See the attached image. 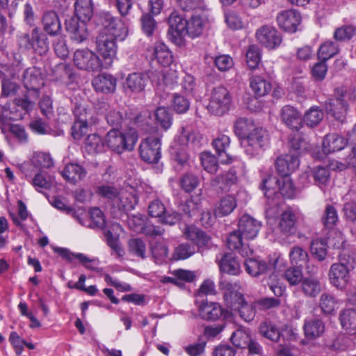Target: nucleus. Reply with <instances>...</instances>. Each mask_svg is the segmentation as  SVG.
I'll return each instance as SVG.
<instances>
[{
  "label": "nucleus",
  "instance_id": "nucleus-54",
  "mask_svg": "<svg viewBox=\"0 0 356 356\" xmlns=\"http://www.w3.org/2000/svg\"><path fill=\"white\" fill-rule=\"evenodd\" d=\"M291 150L290 152L298 155V156L308 150L309 144L306 140V138L297 132L291 138L290 140Z\"/></svg>",
  "mask_w": 356,
  "mask_h": 356
},
{
  "label": "nucleus",
  "instance_id": "nucleus-42",
  "mask_svg": "<svg viewBox=\"0 0 356 356\" xmlns=\"http://www.w3.org/2000/svg\"><path fill=\"white\" fill-rule=\"evenodd\" d=\"M55 252H58L61 257L65 259L72 261L73 259H78L84 266L88 269L95 270V268L92 266V263L95 260L90 259L83 253H74L65 248H56Z\"/></svg>",
  "mask_w": 356,
  "mask_h": 356
},
{
  "label": "nucleus",
  "instance_id": "nucleus-53",
  "mask_svg": "<svg viewBox=\"0 0 356 356\" xmlns=\"http://www.w3.org/2000/svg\"><path fill=\"white\" fill-rule=\"evenodd\" d=\"M338 301L331 294L324 293L319 299V307L321 311L326 314L334 313L337 307Z\"/></svg>",
  "mask_w": 356,
  "mask_h": 356
},
{
  "label": "nucleus",
  "instance_id": "nucleus-23",
  "mask_svg": "<svg viewBox=\"0 0 356 356\" xmlns=\"http://www.w3.org/2000/svg\"><path fill=\"white\" fill-rule=\"evenodd\" d=\"M76 120L72 127V135L79 140L86 133L88 129L87 111L81 106H76L74 111Z\"/></svg>",
  "mask_w": 356,
  "mask_h": 356
},
{
  "label": "nucleus",
  "instance_id": "nucleus-55",
  "mask_svg": "<svg viewBox=\"0 0 356 356\" xmlns=\"http://www.w3.org/2000/svg\"><path fill=\"white\" fill-rule=\"evenodd\" d=\"M283 277L291 286H296L301 283L303 273L300 267L292 266L284 271Z\"/></svg>",
  "mask_w": 356,
  "mask_h": 356
},
{
  "label": "nucleus",
  "instance_id": "nucleus-18",
  "mask_svg": "<svg viewBox=\"0 0 356 356\" xmlns=\"http://www.w3.org/2000/svg\"><path fill=\"white\" fill-rule=\"evenodd\" d=\"M261 227V222L247 214L242 216L238 221V229L248 241L257 237Z\"/></svg>",
  "mask_w": 356,
  "mask_h": 356
},
{
  "label": "nucleus",
  "instance_id": "nucleus-41",
  "mask_svg": "<svg viewBox=\"0 0 356 356\" xmlns=\"http://www.w3.org/2000/svg\"><path fill=\"white\" fill-rule=\"evenodd\" d=\"M195 134L190 127H182L180 133L176 136L171 147H177L179 149H185L189 143H195Z\"/></svg>",
  "mask_w": 356,
  "mask_h": 356
},
{
  "label": "nucleus",
  "instance_id": "nucleus-44",
  "mask_svg": "<svg viewBox=\"0 0 356 356\" xmlns=\"http://www.w3.org/2000/svg\"><path fill=\"white\" fill-rule=\"evenodd\" d=\"M257 127L252 120L241 118L235 122L234 129L241 142L242 139L247 137Z\"/></svg>",
  "mask_w": 356,
  "mask_h": 356
},
{
  "label": "nucleus",
  "instance_id": "nucleus-12",
  "mask_svg": "<svg viewBox=\"0 0 356 356\" xmlns=\"http://www.w3.org/2000/svg\"><path fill=\"white\" fill-rule=\"evenodd\" d=\"M127 225L136 233H141L150 236H160L163 234L162 229L148 223L146 217L140 214L129 217Z\"/></svg>",
  "mask_w": 356,
  "mask_h": 356
},
{
  "label": "nucleus",
  "instance_id": "nucleus-30",
  "mask_svg": "<svg viewBox=\"0 0 356 356\" xmlns=\"http://www.w3.org/2000/svg\"><path fill=\"white\" fill-rule=\"evenodd\" d=\"M61 175L66 181L74 184L86 177V171L79 164L70 163L65 165Z\"/></svg>",
  "mask_w": 356,
  "mask_h": 356
},
{
  "label": "nucleus",
  "instance_id": "nucleus-40",
  "mask_svg": "<svg viewBox=\"0 0 356 356\" xmlns=\"http://www.w3.org/2000/svg\"><path fill=\"white\" fill-rule=\"evenodd\" d=\"M138 202V197L131 191L121 190L115 204L119 209L132 210Z\"/></svg>",
  "mask_w": 356,
  "mask_h": 356
},
{
  "label": "nucleus",
  "instance_id": "nucleus-8",
  "mask_svg": "<svg viewBox=\"0 0 356 356\" xmlns=\"http://www.w3.org/2000/svg\"><path fill=\"white\" fill-rule=\"evenodd\" d=\"M96 49L102 57L104 68L108 69L113 65L116 58L118 46L115 38L105 33H100L97 38Z\"/></svg>",
  "mask_w": 356,
  "mask_h": 356
},
{
  "label": "nucleus",
  "instance_id": "nucleus-3",
  "mask_svg": "<svg viewBox=\"0 0 356 356\" xmlns=\"http://www.w3.org/2000/svg\"><path fill=\"white\" fill-rule=\"evenodd\" d=\"M219 286L223 292L224 300L227 307L232 310H237L245 321L250 322L254 319L257 306L255 305V302L250 305L245 301L238 283L222 280Z\"/></svg>",
  "mask_w": 356,
  "mask_h": 356
},
{
  "label": "nucleus",
  "instance_id": "nucleus-27",
  "mask_svg": "<svg viewBox=\"0 0 356 356\" xmlns=\"http://www.w3.org/2000/svg\"><path fill=\"white\" fill-rule=\"evenodd\" d=\"M92 84L97 92L112 93L116 90L117 80L111 74H101L93 79Z\"/></svg>",
  "mask_w": 356,
  "mask_h": 356
},
{
  "label": "nucleus",
  "instance_id": "nucleus-57",
  "mask_svg": "<svg viewBox=\"0 0 356 356\" xmlns=\"http://www.w3.org/2000/svg\"><path fill=\"white\" fill-rule=\"evenodd\" d=\"M312 254L318 261H323L327 256V243L321 239L314 240L311 243Z\"/></svg>",
  "mask_w": 356,
  "mask_h": 356
},
{
  "label": "nucleus",
  "instance_id": "nucleus-33",
  "mask_svg": "<svg viewBox=\"0 0 356 356\" xmlns=\"http://www.w3.org/2000/svg\"><path fill=\"white\" fill-rule=\"evenodd\" d=\"M347 141L336 134H327L323 142V151L328 154L336 151L341 150L345 147Z\"/></svg>",
  "mask_w": 356,
  "mask_h": 356
},
{
  "label": "nucleus",
  "instance_id": "nucleus-21",
  "mask_svg": "<svg viewBox=\"0 0 356 356\" xmlns=\"http://www.w3.org/2000/svg\"><path fill=\"white\" fill-rule=\"evenodd\" d=\"M65 26L67 31L70 34L71 39L75 42L79 44L87 39L88 33L86 22L70 18L66 19Z\"/></svg>",
  "mask_w": 356,
  "mask_h": 356
},
{
  "label": "nucleus",
  "instance_id": "nucleus-4",
  "mask_svg": "<svg viewBox=\"0 0 356 356\" xmlns=\"http://www.w3.org/2000/svg\"><path fill=\"white\" fill-rule=\"evenodd\" d=\"M353 258L343 251L339 256V262L332 264L329 270L330 284L339 290L348 288L350 282V272L354 269Z\"/></svg>",
  "mask_w": 356,
  "mask_h": 356
},
{
  "label": "nucleus",
  "instance_id": "nucleus-64",
  "mask_svg": "<svg viewBox=\"0 0 356 356\" xmlns=\"http://www.w3.org/2000/svg\"><path fill=\"white\" fill-rule=\"evenodd\" d=\"M352 193H348L343 197L345 202L343 206V213L345 216L350 221L356 220V202L351 200Z\"/></svg>",
  "mask_w": 356,
  "mask_h": 356
},
{
  "label": "nucleus",
  "instance_id": "nucleus-29",
  "mask_svg": "<svg viewBox=\"0 0 356 356\" xmlns=\"http://www.w3.org/2000/svg\"><path fill=\"white\" fill-rule=\"evenodd\" d=\"M305 337L309 339H314L321 337L325 331L323 321L316 318H307L305 320L303 326Z\"/></svg>",
  "mask_w": 356,
  "mask_h": 356
},
{
  "label": "nucleus",
  "instance_id": "nucleus-16",
  "mask_svg": "<svg viewBox=\"0 0 356 356\" xmlns=\"http://www.w3.org/2000/svg\"><path fill=\"white\" fill-rule=\"evenodd\" d=\"M300 161L298 155L289 152L277 157L275 163L276 169L280 177H289L299 166Z\"/></svg>",
  "mask_w": 356,
  "mask_h": 356
},
{
  "label": "nucleus",
  "instance_id": "nucleus-47",
  "mask_svg": "<svg viewBox=\"0 0 356 356\" xmlns=\"http://www.w3.org/2000/svg\"><path fill=\"white\" fill-rule=\"evenodd\" d=\"M84 149L90 154L101 153L104 149V142L97 134L88 135L84 142Z\"/></svg>",
  "mask_w": 356,
  "mask_h": 356
},
{
  "label": "nucleus",
  "instance_id": "nucleus-63",
  "mask_svg": "<svg viewBox=\"0 0 356 356\" xmlns=\"http://www.w3.org/2000/svg\"><path fill=\"white\" fill-rule=\"evenodd\" d=\"M225 22L233 30L242 29L245 26V22L240 16L233 10H229L225 14Z\"/></svg>",
  "mask_w": 356,
  "mask_h": 356
},
{
  "label": "nucleus",
  "instance_id": "nucleus-62",
  "mask_svg": "<svg viewBox=\"0 0 356 356\" xmlns=\"http://www.w3.org/2000/svg\"><path fill=\"white\" fill-rule=\"evenodd\" d=\"M267 284L277 297L282 296L286 291L285 285L280 281L278 276L275 273L269 276Z\"/></svg>",
  "mask_w": 356,
  "mask_h": 356
},
{
  "label": "nucleus",
  "instance_id": "nucleus-60",
  "mask_svg": "<svg viewBox=\"0 0 356 356\" xmlns=\"http://www.w3.org/2000/svg\"><path fill=\"white\" fill-rule=\"evenodd\" d=\"M246 63L248 67L254 70L257 68L261 61V51L259 48L256 45L249 46L246 54Z\"/></svg>",
  "mask_w": 356,
  "mask_h": 356
},
{
  "label": "nucleus",
  "instance_id": "nucleus-56",
  "mask_svg": "<svg viewBox=\"0 0 356 356\" xmlns=\"http://www.w3.org/2000/svg\"><path fill=\"white\" fill-rule=\"evenodd\" d=\"M323 118V112L318 106L311 107L305 114L304 122L309 127L316 126Z\"/></svg>",
  "mask_w": 356,
  "mask_h": 356
},
{
  "label": "nucleus",
  "instance_id": "nucleus-32",
  "mask_svg": "<svg viewBox=\"0 0 356 356\" xmlns=\"http://www.w3.org/2000/svg\"><path fill=\"white\" fill-rule=\"evenodd\" d=\"M229 144L230 138L226 135L219 136L212 143L213 147L220 157V162L222 163H230L234 161V158L226 152Z\"/></svg>",
  "mask_w": 356,
  "mask_h": 356
},
{
  "label": "nucleus",
  "instance_id": "nucleus-58",
  "mask_svg": "<svg viewBox=\"0 0 356 356\" xmlns=\"http://www.w3.org/2000/svg\"><path fill=\"white\" fill-rule=\"evenodd\" d=\"M339 51L338 46L333 42L327 41L318 49V56L322 60H327L336 55Z\"/></svg>",
  "mask_w": 356,
  "mask_h": 356
},
{
  "label": "nucleus",
  "instance_id": "nucleus-28",
  "mask_svg": "<svg viewBox=\"0 0 356 356\" xmlns=\"http://www.w3.org/2000/svg\"><path fill=\"white\" fill-rule=\"evenodd\" d=\"M152 56L163 66H169L173 62V56L169 48L162 42H156L152 47Z\"/></svg>",
  "mask_w": 356,
  "mask_h": 356
},
{
  "label": "nucleus",
  "instance_id": "nucleus-39",
  "mask_svg": "<svg viewBox=\"0 0 356 356\" xmlns=\"http://www.w3.org/2000/svg\"><path fill=\"white\" fill-rule=\"evenodd\" d=\"M250 86L257 97H263L271 90L270 83L261 76L254 75L250 79Z\"/></svg>",
  "mask_w": 356,
  "mask_h": 356
},
{
  "label": "nucleus",
  "instance_id": "nucleus-25",
  "mask_svg": "<svg viewBox=\"0 0 356 356\" xmlns=\"http://www.w3.org/2000/svg\"><path fill=\"white\" fill-rule=\"evenodd\" d=\"M348 110V105L342 97L332 99L326 104L327 114L341 122L344 121Z\"/></svg>",
  "mask_w": 356,
  "mask_h": 356
},
{
  "label": "nucleus",
  "instance_id": "nucleus-11",
  "mask_svg": "<svg viewBox=\"0 0 356 356\" xmlns=\"http://www.w3.org/2000/svg\"><path fill=\"white\" fill-rule=\"evenodd\" d=\"M161 136H149L144 139L140 145V155L141 159L147 163H154L160 159Z\"/></svg>",
  "mask_w": 356,
  "mask_h": 356
},
{
  "label": "nucleus",
  "instance_id": "nucleus-50",
  "mask_svg": "<svg viewBox=\"0 0 356 356\" xmlns=\"http://www.w3.org/2000/svg\"><path fill=\"white\" fill-rule=\"evenodd\" d=\"M289 259L293 266L302 268L309 261V255L301 247L294 246L289 252Z\"/></svg>",
  "mask_w": 356,
  "mask_h": 356
},
{
  "label": "nucleus",
  "instance_id": "nucleus-34",
  "mask_svg": "<svg viewBox=\"0 0 356 356\" xmlns=\"http://www.w3.org/2000/svg\"><path fill=\"white\" fill-rule=\"evenodd\" d=\"M236 207L235 197L230 195L222 197L215 205L214 214L217 217L229 215Z\"/></svg>",
  "mask_w": 356,
  "mask_h": 356
},
{
  "label": "nucleus",
  "instance_id": "nucleus-9",
  "mask_svg": "<svg viewBox=\"0 0 356 356\" xmlns=\"http://www.w3.org/2000/svg\"><path fill=\"white\" fill-rule=\"evenodd\" d=\"M244 264L246 272L252 277H257L271 268L277 270H282L286 266V261L281 256L277 257L273 261L269 262L261 259L248 258Z\"/></svg>",
  "mask_w": 356,
  "mask_h": 356
},
{
  "label": "nucleus",
  "instance_id": "nucleus-48",
  "mask_svg": "<svg viewBox=\"0 0 356 356\" xmlns=\"http://www.w3.org/2000/svg\"><path fill=\"white\" fill-rule=\"evenodd\" d=\"M154 119L156 124L164 131L172 126V116L166 107H158L154 112Z\"/></svg>",
  "mask_w": 356,
  "mask_h": 356
},
{
  "label": "nucleus",
  "instance_id": "nucleus-52",
  "mask_svg": "<svg viewBox=\"0 0 356 356\" xmlns=\"http://www.w3.org/2000/svg\"><path fill=\"white\" fill-rule=\"evenodd\" d=\"M250 331L244 328H239L232 334L231 341L238 348H245L251 339Z\"/></svg>",
  "mask_w": 356,
  "mask_h": 356
},
{
  "label": "nucleus",
  "instance_id": "nucleus-31",
  "mask_svg": "<svg viewBox=\"0 0 356 356\" xmlns=\"http://www.w3.org/2000/svg\"><path fill=\"white\" fill-rule=\"evenodd\" d=\"M296 214L291 209L282 212L278 222L280 231L286 235H291L296 232Z\"/></svg>",
  "mask_w": 356,
  "mask_h": 356
},
{
  "label": "nucleus",
  "instance_id": "nucleus-37",
  "mask_svg": "<svg viewBox=\"0 0 356 356\" xmlns=\"http://www.w3.org/2000/svg\"><path fill=\"white\" fill-rule=\"evenodd\" d=\"M339 319L342 328L349 333H356V309H346L339 313Z\"/></svg>",
  "mask_w": 356,
  "mask_h": 356
},
{
  "label": "nucleus",
  "instance_id": "nucleus-20",
  "mask_svg": "<svg viewBox=\"0 0 356 356\" xmlns=\"http://www.w3.org/2000/svg\"><path fill=\"white\" fill-rule=\"evenodd\" d=\"M149 81V76L143 73L129 74L125 79L123 87L127 92L139 93L143 91Z\"/></svg>",
  "mask_w": 356,
  "mask_h": 356
},
{
  "label": "nucleus",
  "instance_id": "nucleus-38",
  "mask_svg": "<svg viewBox=\"0 0 356 356\" xmlns=\"http://www.w3.org/2000/svg\"><path fill=\"white\" fill-rule=\"evenodd\" d=\"M23 83L26 90H38L44 86V81L36 70H26L23 74Z\"/></svg>",
  "mask_w": 356,
  "mask_h": 356
},
{
  "label": "nucleus",
  "instance_id": "nucleus-15",
  "mask_svg": "<svg viewBox=\"0 0 356 356\" xmlns=\"http://www.w3.org/2000/svg\"><path fill=\"white\" fill-rule=\"evenodd\" d=\"M301 21L300 13L295 9L282 11L277 16V22L280 28L290 33L297 31Z\"/></svg>",
  "mask_w": 356,
  "mask_h": 356
},
{
  "label": "nucleus",
  "instance_id": "nucleus-24",
  "mask_svg": "<svg viewBox=\"0 0 356 356\" xmlns=\"http://www.w3.org/2000/svg\"><path fill=\"white\" fill-rule=\"evenodd\" d=\"M20 42H24L26 48H33L38 55L42 56L44 54V34L38 28L33 29L31 42L28 34L23 35L20 38Z\"/></svg>",
  "mask_w": 356,
  "mask_h": 356
},
{
  "label": "nucleus",
  "instance_id": "nucleus-26",
  "mask_svg": "<svg viewBox=\"0 0 356 356\" xmlns=\"http://www.w3.org/2000/svg\"><path fill=\"white\" fill-rule=\"evenodd\" d=\"M183 234L185 238L191 241L200 248L207 247L210 244V237L195 225H185Z\"/></svg>",
  "mask_w": 356,
  "mask_h": 356
},
{
  "label": "nucleus",
  "instance_id": "nucleus-5",
  "mask_svg": "<svg viewBox=\"0 0 356 356\" xmlns=\"http://www.w3.org/2000/svg\"><path fill=\"white\" fill-rule=\"evenodd\" d=\"M137 140L138 135L134 129L123 133L113 129L106 134L104 143L111 150L120 154L125 150H132Z\"/></svg>",
  "mask_w": 356,
  "mask_h": 356
},
{
  "label": "nucleus",
  "instance_id": "nucleus-51",
  "mask_svg": "<svg viewBox=\"0 0 356 356\" xmlns=\"http://www.w3.org/2000/svg\"><path fill=\"white\" fill-rule=\"evenodd\" d=\"M0 79L1 80V95L2 97H10L16 95L20 86L2 72H0Z\"/></svg>",
  "mask_w": 356,
  "mask_h": 356
},
{
  "label": "nucleus",
  "instance_id": "nucleus-7",
  "mask_svg": "<svg viewBox=\"0 0 356 356\" xmlns=\"http://www.w3.org/2000/svg\"><path fill=\"white\" fill-rule=\"evenodd\" d=\"M73 62L78 69L88 72H97L104 68L99 56L88 49H77Z\"/></svg>",
  "mask_w": 356,
  "mask_h": 356
},
{
  "label": "nucleus",
  "instance_id": "nucleus-19",
  "mask_svg": "<svg viewBox=\"0 0 356 356\" xmlns=\"http://www.w3.org/2000/svg\"><path fill=\"white\" fill-rule=\"evenodd\" d=\"M198 312L202 319L208 321L217 320L221 316L227 318L231 315L229 312H224L218 303L213 302H202L198 307Z\"/></svg>",
  "mask_w": 356,
  "mask_h": 356
},
{
  "label": "nucleus",
  "instance_id": "nucleus-43",
  "mask_svg": "<svg viewBox=\"0 0 356 356\" xmlns=\"http://www.w3.org/2000/svg\"><path fill=\"white\" fill-rule=\"evenodd\" d=\"M121 230V226L118 223H114L112 225V229L106 232V237L108 245L115 251L118 257L124 255V251L119 243V232Z\"/></svg>",
  "mask_w": 356,
  "mask_h": 356
},
{
  "label": "nucleus",
  "instance_id": "nucleus-14",
  "mask_svg": "<svg viewBox=\"0 0 356 356\" xmlns=\"http://www.w3.org/2000/svg\"><path fill=\"white\" fill-rule=\"evenodd\" d=\"M129 29L124 21L119 17L108 16L105 28L102 33L108 34L115 38L123 41L128 35Z\"/></svg>",
  "mask_w": 356,
  "mask_h": 356
},
{
  "label": "nucleus",
  "instance_id": "nucleus-2",
  "mask_svg": "<svg viewBox=\"0 0 356 356\" xmlns=\"http://www.w3.org/2000/svg\"><path fill=\"white\" fill-rule=\"evenodd\" d=\"M261 188L268 200L266 212L268 220L279 213L277 206L282 202L281 197L293 198L295 195V188L290 177L269 176L263 180Z\"/></svg>",
  "mask_w": 356,
  "mask_h": 356
},
{
  "label": "nucleus",
  "instance_id": "nucleus-49",
  "mask_svg": "<svg viewBox=\"0 0 356 356\" xmlns=\"http://www.w3.org/2000/svg\"><path fill=\"white\" fill-rule=\"evenodd\" d=\"M301 287L305 295L309 297H316L321 291L319 281L313 277L303 278Z\"/></svg>",
  "mask_w": 356,
  "mask_h": 356
},
{
  "label": "nucleus",
  "instance_id": "nucleus-61",
  "mask_svg": "<svg viewBox=\"0 0 356 356\" xmlns=\"http://www.w3.org/2000/svg\"><path fill=\"white\" fill-rule=\"evenodd\" d=\"M201 163L204 169L209 173H215L218 170V161L211 153L205 152L200 155Z\"/></svg>",
  "mask_w": 356,
  "mask_h": 356
},
{
  "label": "nucleus",
  "instance_id": "nucleus-22",
  "mask_svg": "<svg viewBox=\"0 0 356 356\" xmlns=\"http://www.w3.org/2000/svg\"><path fill=\"white\" fill-rule=\"evenodd\" d=\"M282 122L291 129L298 130L302 127L301 113L293 106L286 105L280 113Z\"/></svg>",
  "mask_w": 356,
  "mask_h": 356
},
{
  "label": "nucleus",
  "instance_id": "nucleus-59",
  "mask_svg": "<svg viewBox=\"0 0 356 356\" xmlns=\"http://www.w3.org/2000/svg\"><path fill=\"white\" fill-rule=\"evenodd\" d=\"M128 249L131 254L141 259L145 258L146 245L143 240L138 238L130 239L128 242Z\"/></svg>",
  "mask_w": 356,
  "mask_h": 356
},
{
  "label": "nucleus",
  "instance_id": "nucleus-36",
  "mask_svg": "<svg viewBox=\"0 0 356 356\" xmlns=\"http://www.w3.org/2000/svg\"><path fill=\"white\" fill-rule=\"evenodd\" d=\"M74 10L78 21L83 22L89 21L93 15L92 0H76L74 3Z\"/></svg>",
  "mask_w": 356,
  "mask_h": 356
},
{
  "label": "nucleus",
  "instance_id": "nucleus-6",
  "mask_svg": "<svg viewBox=\"0 0 356 356\" xmlns=\"http://www.w3.org/2000/svg\"><path fill=\"white\" fill-rule=\"evenodd\" d=\"M269 137L267 131L257 127L247 137L242 139L241 146L246 154L253 156L259 154L268 145Z\"/></svg>",
  "mask_w": 356,
  "mask_h": 356
},
{
  "label": "nucleus",
  "instance_id": "nucleus-45",
  "mask_svg": "<svg viewBox=\"0 0 356 356\" xmlns=\"http://www.w3.org/2000/svg\"><path fill=\"white\" fill-rule=\"evenodd\" d=\"M237 177L234 170L231 169L226 172H224L217 176L212 180V185L218 186L223 190L229 189L232 186L237 182Z\"/></svg>",
  "mask_w": 356,
  "mask_h": 356
},
{
  "label": "nucleus",
  "instance_id": "nucleus-46",
  "mask_svg": "<svg viewBox=\"0 0 356 356\" xmlns=\"http://www.w3.org/2000/svg\"><path fill=\"white\" fill-rule=\"evenodd\" d=\"M259 333L273 342H278L281 337V330L270 321H265L260 324Z\"/></svg>",
  "mask_w": 356,
  "mask_h": 356
},
{
  "label": "nucleus",
  "instance_id": "nucleus-1",
  "mask_svg": "<svg viewBox=\"0 0 356 356\" xmlns=\"http://www.w3.org/2000/svg\"><path fill=\"white\" fill-rule=\"evenodd\" d=\"M207 22V17L203 12L193 14L187 20L177 13H172L168 18L169 38L174 44L181 47L184 44L186 35L191 38L200 36Z\"/></svg>",
  "mask_w": 356,
  "mask_h": 356
},
{
  "label": "nucleus",
  "instance_id": "nucleus-13",
  "mask_svg": "<svg viewBox=\"0 0 356 356\" xmlns=\"http://www.w3.org/2000/svg\"><path fill=\"white\" fill-rule=\"evenodd\" d=\"M256 38L259 43L269 49L277 48L282 40L280 33L270 26L259 29L256 32Z\"/></svg>",
  "mask_w": 356,
  "mask_h": 356
},
{
  "label": "nucleus",
  "instance_id": "nucleus-17",
  "mask_svg": "<svg viewBox=\"0 0 356 356\" xmlns=\"http://www.w3.org/2000/svg\"><path fill=\"white\" fill-rule=\"evenodd\" d=\"M247 241H248L245 239L241 232L237 229L227 236V246L229 250H237L243 257H250L252 254L253 251L249 247Z\"/></svg>",
  "mask_w": 356,
  "mask_h": 356
},
{
  "label": "nucleus",
  "instance_id": "nucleus-35",
  "mask_svg": "<svg viewBox=\"0 0 356 356\" xmlns=\"http://www.w3.org/2000/svg\"><path fill=\"white\" fill-rule=\"evenodd\" d=\"M220 270L232 275H236L241 273V266L238 261L232 254H225L219 262Z\"/></svg>",
  "mask_w": 356,
  "mask_h": 356
},
{
  "label": "nucleus",
  "instance_id": "nucleus-10",
  "mask_svg": "<svg viewBox=\"0 0 356 356\" xmlns=\"http://www.w3.org/2000/svg\"><path fill=\"white\" fill-rule=\"evenodd\" d=\"M231 102L228 90L222 86L216 87L211 92L208 109L215 115H221L229 111Z\"/></svg>",
  "mask_w": 356,
  "mask_h": 356
}]
</instances>
